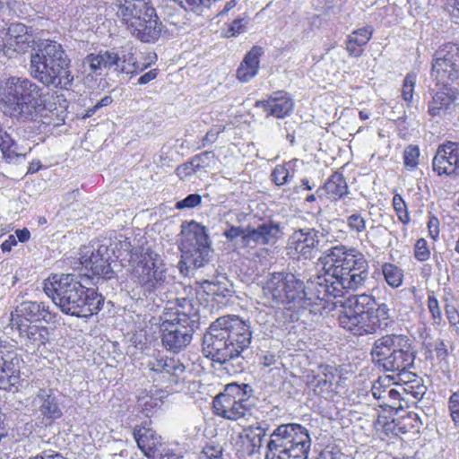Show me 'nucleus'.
<instances>
[{
  "label": "nucleus",
  "mask_w": 459,
  "mask_h": 459,
  "mask_svg": "<svg viewBox=\"0 0 459 459\" xmlns=\"http://www.w3.org/2000/svg\"><path fill=\"white\" fill-rule=\"evenodd\" d=\"M322 272L313 283L316 299L330 305V298L342 297L345 290H355L368 278V263L354 247L337 245L320 257Z\"/></svg>",
  "instance_id": "f257e3e1"
},
{
  "label": "nucleus",
  "mask_w": 459,
  "mask_h": 459,
  "mask_svg": "<svg viewBox=\"0 0 459 459\" xmlns=\"http://www.w3.org/2000/svg\"><path fill=\"white\" fill-rule=\"evenodd\" d=\"M252 339L250 325L237 316H226L214 321L203 338V351L213 361L224 365L230 374L243 370L241 353Z\"/></svg>",
  "instance_id": "f03ea898"
},
{
  "label": "nucleus",
  "mask_w": 459,
  "mask_h": 459,
  "mask_svg": "<svg viewBox=\"0 0 459 459\" xmlns=\"http://www.w3.org/2000/svg\"><path fill=\"white\" fill-rule=\"evenodd\" d=\"M44 291L60 310L86 317L98 313L103 298L96 290L85 288L74 274H54L44 282Z\"/></svg>",
  "instance_id": "7ed1b4c3"
},
{
  "label": "nucleus",
  "mask_w": 459,
  "mask_h": 459,
  "mask_svg": "<svg viewBox=\"0 0 459 459\" xmlns=\"http://www.w3.org/2000/svg\"><path fill=\"white\" fill-rule=\"evenodd\" d=\"M71 60L56 41L40 40L32 48L28 72L46 87L68 89L74 82Z\"/></svg>",
  "instance_id": "20e7f679"
},
{
  "label": "nucleus",
  "mask_w": 459,
  "mask_h": 459,
  "mask_svg": "<svg viewBox=\"0 0 459 459\" xmlns=\"http://www.w3.org/2000/svg\"><path fill=\"white\" fill-rule=\"evenodd\" d=\"M4 115L20 122L36 121L46 109L43 89L29 78H8L0 92Z\"/></svg>",
  "instance_id": "39448f33"
},
{
  "label": "nucleus",
  "mask_w": 459,
  "mask_h": 459,
  "mask_svg": "<svg viewBox=\"0 0 459 459\" xmlns=\"http://www.w3.org/2000/svg\"><path fill=\"white\" fill-rule=\"evenodd\" d=\"M312 281L305 290L304 283L290 273H271L262 287L261 299L265 306L274 307L285 304L287 309L299 312L310 307L326 308L325 302L316 299Z\"/></svg>",
  "instance_id": "423d86ee"
},
{
  "label": "nucleus",
  "mask_w": 459,
  "mask_h": 459,
  "mask_svg": "<svg viewBox=\"0 0 459 459\" xmlns=\"http://www.w3.org/2000/svg\"><path fill=\"white\" fill-rule=\"evenodd\" d=\"M374 305L376 299L371 295L360 294L349 299L338 316L340 326L359 336L385 329L389 324L390 309L385 303L377 308Z\"/></svg>",
  "instance_id": "0eeeda50"
},
{
  "label": "nucleus",
  "mask_w": 459,
  "mask_h": 459,
  "mask_svg": "<svg viewBox=\"0 0 459 459\" xmlns=\"http://www.w3.org/2000/svg\"><path fill=\"white\" fill-rule=\"evenodd\" d=\"M370 354L385 370L397 373L405 385L416 377L409 371L414 366L416 352L408 336L385 334L374 342Z\"/></svg>",
  "instance_id": "6e6552de"
},
{
  "label": "nucleus",
  "mask_w": 459,
  "mask_h": 459,
  "mask_svg": "<svg viewBox=\"0 0 459 459\" xmlns=\"http://www.w3.org/2000/svg\"><path fill=\"white\" fill-rule=\"evenodd\" d=\"M115 6L117 16L136 39L153 42L160 38L161 22L150 0H118Z\"/></svg>",
  "instance_id": "1a4fd4ad"
},
{
  "label": "nucleus",
  "mask_w": 459,
  "mask_h": 459,
  "mask_svg": "<svg viewBox=\"0 0 459 459\" xmlns=\"http://www.w3.org/2000/svg\"><path fill=\"white\" fill-rule=\"evenodd\" d=\"M175 311L165 312L160 330L164 347L174 352L186 348L192 340L194 325L198 322V308L190 299H178Z\"/></svg>",
  "instance_id": "9d476101"
},
{
  "label": "nucleus",
  "mask_w": 459,
  "mask_h": 459,
  "mask_svg": "<svg viewBox=\"0 0 459 459\" xmlns=\"http://www.w3.org/2000/svg\"><path fill=\"white\" fill-rule=\"evenodd\" d=\"M310 445L305 428L299 424L281 425L271 435L265 459H307Z\"/></svg>",
  "instance_id": "9b49d317"
},
{
  "label": "nucleus",
  "mask_w": 459,
  "mask_h": 459,
  "mask_svg": "<svg viewBox=\"0 0 459 459\" xmlns=\"http://www.w3.org/2000/svg\"><path fill=\"white\" fill-rule=\"evenodd\" d=\"M181 235V271L183 266L186 269L204 266L210 261L212 252L205 227L192 221L182 226Z\"/></svg>",
  "instance_id": "f8f14e48"
},
{
  "label": "nucleus",
  "mask_w": 459,
  "mask_h": 459,
  "mask_svg": "<svg viewBox=\"0 0 459 459\" xmlns=\"http://www.w3.org/2000/svg\"><path fill=\"white\" fill-rule=\"evenodd\" d=\"M133 281L141 285L145 292H152L167 283V267L158 254L146 251L133 254L129 260Z\"/></svg>",
  "instance_id": "ddd939ff"
},
{
  "label": "nucleus",
  "mask_w": 459,
  "mask_h": 459,
  "mask_svg": "<svg viewBox=\"0 0 459 459\" xmlns=\"http://www.w3.org/2000/svg\"><path fill=\"white\" fill-rule=\"evenodd\" d=\"M252 388L247 384L231 383L215 396L213 408L217 415L227 420H237L245 417L251 410Z\"/></svg>",
  "instance_id": "4468645a"
},
{
  "label": "nucleus",
  "mask_w": 459,
  "mask_h": 459,
  "mask_svg": "<svg viewBox=\"0 0 459 459\" xmlns=\"http://www.w3.org/2000/svg\"><path fill=\"white\" fill-rule=\"evenodd\" d=\"M430 74L438 86L459 84V45L447 43L435 52Z\"/></svg>",
  "instance_id": "2eb2a0df"
},
{
  "label": "nucleus",
  "mask_w": 459,
  "mask_h": 459,
  "mask_svg": "<svg viewBox=\"0 0 459 459\" xmlns=\"http://www.w3.org/2000/svg\"><path fill=\"white\" fill-rule=\"evenodd\" d=\"M143 365L147 377L158 384L178 385L186 378V366L176 358L153 354Z\"/></svg>",
  "instance_id": "dca6fc26"
},
{
  "label": "nucleus",
  "mask_w": 459,
  "mask_h": 459,
  "mask_svg": "<svg viewBox=\"0 0 459 459\" xmlns=\"http://www.w3.org/2000/svg\"><path fill=\"white\" fill-rule=\"evenodd\" d=\"M0 39V51L9 58L25 54L35 42L32 30L20 22L11 23Z\"/></svg>",
  "instance_id": "f3484780"
},
{
  "label": "nucleus",
  "mask_w": 459,
  "mask_h": 459,
  "mask_svg": "<svg viewBox=\"0 0 459 459\" xmlns=\"http://www.w3.org/2000/svg\"><path fill=\"white\" fill-rule=\"evenodd\" d=\"M319 250V231L313 228L295 230L288 238L286 254L296 260H310Z\"/></svg>",
  "instance_id": "a211bd4d"
},
{
  "label": "nucleus",
  "mask_w": 459,
  "mask_h": 459,
  "mask_svg": "<svg viewBox=\"0 0 459 459\" xmlns=\"http://www.w3.org/2000/svg\"><path fill=\"white\" fill-rule=\"evenodd\" d=\"M391 378L389 376L380 377L372 385L371 392L373 396L382 401L381 407H388L390 409H397L402 407L401 401L402 392L411 393L415 398L421 397L424 394V386H417V390L412 391L409 388L412 386L400 385L399 389L391 386Z\"/></svg>",
  "instance_id": "6ab92c4d"
},
{
  "label": "nucleus",
  "mask_w": 459,
  "mask_h": 459,
  "mask_svg": "<svg viewBox=\"0 0 459 459\" xmlns=\"http://www.w3.org/2000/svg\"><path fill=\"white\" fill-rule=\"evenodd\" d=\"M110 258L108 241H105V243L98 241L91 247H84L82 250L80 260L85 269L91 271L94 275L111 279L114 272L110 266Z\"/></svg>",
  "instance_id": "aec40b11"
},
{
  "label": "nucleus",
  "mask_w": 459,
  "mask_h": 459,
  "mask_svg": "<svg viewBox=\"0 0 459 459\" xmlns=\"http://www.w3.org/2000/svg\"><path fill=\"white\" fill-rule=\"evenodd\" d=\"M432 168L438 176H459V142L447 141L438 145L432 160Z\"/></svg>",
  "instance_id": "412c9836"
},
{
  "label": "nucleus",
  "mask_w": 459,
  "mask_h": 459,
  "mask_svg": "<svg viewBox=\"0 0 459 459\" xmlns=\"http://www.w3.org/2000/svg\"><path fill=\"white\" fill-rule=\"evenodd\" d=\"M22 359L13 347L0 341V385H15L20 378Z\"/></svg>",
  "instance_id": "4be33fe9"
},
{
  "label": "nucleus",
  "mask_w": 459,
  "mask_h": 459,
  "mask_svg": "<svg viewBox=\"0 0 459 459\" xmlns=\"http://www.w3.org/2000/svg\"><path fill=\"white\" fill-rule=\"evenodd\" d=\"M281 234V230L278 222H264L255 229H247V233L241 239V246L254 248L257 245H273L279 239Z\"/></svg>",
  "instance_id": "5701e85b"
},
{
  "label": "nucleus",
  "mask_w": 459,
  "mask_h": 459,
  "mask_svg": "<svg viewBox=\"0 0 459 459\" xmlns=\"http://www.w3.org/2000/svg\"><path fill=\"white\" fill-rule=\"evenodd\" d=\"M52 319L48 307L42 302L27 301L20 304L11 314V326L31 324L33 321L49 322Z\"/></svg>",
  "instance_id": "b1692460"
},
{
  "label": "nucleus",
  "mask_w": 459,
  "mask_h": 459,
  "mask_svg": "<svg viewBox=\"0 0 459 459\" xmlns=\"http://www.w3.org/2000/svg\"><path fill=\"white\" fill-rule=\"evenodd\" d=\"M255 107L262 108L268 116L284 118L293 111L294 101L289 93L277 91L266 100H257Z\"/></svg>",
  "instance_id": "393cba45"
},
{
  "label": "nucleus",
  "mask_w": 459,
  "mask_h": 459,
  "mask_svg": "<svg viewBox=\"0 0 459 459\" xmlns=\"http://www.w3.org/2000/svg\"><path fill=\"white\" fill-rule=\"evenodd\" d=\"M33 406L48 424L63 415L52 390L39 389L33 399Z\"/></svg>",
  "instance_id": "a878e982"
},
{
  "label": "nucleus",
  "mask_w": 459,
  "mask_h": 459,
  "mask_svg": "<svg viewBox=\"0 0 459 459\" xmlns=\"http://www.w3.org/2000/svg\"><path fill=\"white\" fill-rule=\"evenodd\" d=\"M12 328L18 331L21 343L27 351H34L48 340V331L46 327L31 324H19V325H12Z\"/></svg>",
  "instance_id": "bb28decb"
},
{
  "label": "nucleus",
  "mask_w": 459,
  "mask_h": 459,
  "mask_svg": "<svg viewBox=\"0 0 459 459\" xmlns=\"http://www.w3.org/2000/svg\"><path fill=\"white\" fill-rule=\"evenodd\" d=\"M133 434L139 449L149 459H154L157 457L155 455L161 452V447L164 445L161 442L160 437L152 429L144 427L135 428Z\"/></svg>",
  "instance_id": "cd10ccee"
},
{
  "label": "nucleus",
  "mask_w": 459,
  "mask_h": 459,
  "mask_svg": "<svg viewBox=\"0 0 459 459\" xmlns=\"http://www.w3.org/2000/svg\"><path fill=\"white\" fill-rule=\"evenodd\" d=\"M454 86L443 87L436 83L432 100L429 104V114L431 117L441 116L455 99Z\"/></svg>",
  "instance_id": "c85d7f7f"
},
{
  "label": "nucleus",
  "mask_w": 459,
  "mask_h": 459,
  "mask_svg": "<svg viewBox=\"0 0 459 459\" xmlns=\"http://www.w3.org/2000/svg\"><path fill=\"white\" fill-rule=\"evenodd\" d=\"M348 193V185L343 175L340 172H334L325 185L316 190V195L320 198L325 196L330 200L341 199Z\"/></svg>",
  "instance_id": "c756f323"
},
{
  "label": "nucleus",
  "mask_w": 459,
  "mask_h": 459,
  "mask_svg": "<svg viewBox=\"0 0 459 459\" xmlns=\"http://www.w3.org/2000/svg\"><path fill=\"white\" fill-rule=\"evenodd\" d=\"M263 54V49L260 47H253L247 52L240 63L237 70V78L242 82H247L254 78L259 69L260 56Z\"/></svg>",
  "instance_id": "7c9ffc66"
},
{
  "label": "nucleus",
  "mask_w": 459,
  "mask_h": 459,
  "mask_svg": "<svg viewBox=\"0 0 459 459\" xmlns=\"http://www.w3.org/2000/svg\"><path fill=\"white\" fill-rule=\"evenodd\" d=\"M107 64V69L113 70L118 73H131L127 71L125 65L126 62V51L123 48L102 51Z\"/></svg>",
  "instance_id": "2f4dec72"
},
{
  "label": "nucleus",
  "mask_w": 459,
  "mask_h": 459,
  "mask_svg": "<svg viewBox=\"0 0 459 459\" xmlns=\"http://www.w3.org/2000/svg\"><path fill=\"white\" fill-rule=\"evenodd\" d=\"M0 150L4 157L8 161H13L19 157H24L26 153L20 152L18 145L11 135L2 128H0Z\"/></svg>",
  "instance_id": "473e14b6"
},
{
  "label": "nucleus",
  "mask_w": 459,
  "mask_h": 459,
  "mask_svg": "<svg viewBox=\"0 0 459 459\" xmlns=\"http://www.w3.org/2000/svg\"><path fill=\"white\" fill-rule=\"evenodd\" d=\"M382 273L386 282L394 287H399L403 282V272L394 264L385 263L382 266Z\"/></svg>",
  "instance_id": "72a5a7b5"
},
{
  "label": "nucleus",
  "mask_w": 459,
  "mask_h": 459,
  "mask_svg": "<svg viewBox=\"0 0 459 459\" xmlns=\"http://www.w3.org/2000/svg\"><path fill=\"white\" fill-rule=\"evenodd\" d=\"M346 224L350 232L359 236L367 230L366 218L359 212H354L346 218Z\"/></svg>",
  "instance_id": "f704fd0d"
},
{
  "label": "nucleus",
  "mask_w": 459,
  "mask_h": 459,
  "mask_svg": "<svg viewBox=\"0 0 459 459\" xmlns=\"http://www.w3.org/2000/svg\"><path fill=\"white\" fill-rule=\"evenodd\" d=\"M373 29L370 26L363 27L352 31L348 39L357 44V46H365L371 39Z\"/></svg>",
  "instance_id": "c9c22d12"
},
{
  "label": "nucleus",
  "mask_w": 459,
  "mask_h": 459,
  "mask_svg": "<svg viewBox=\"0 0 459 459\" xmlns=\"http://www.w3.org/2000/svg\"><path fill=\"white\" fill-rule=\"evenodd\" d=\"M417 82V76L414 73H409L403 80L402 97L406 102H411L413 99L414 88Z\"/></svg>",
  "instance_id": "e433bc0d"
},
{
  "label": "nucleus",
  "mask_w": 459,
  "mask_h": 459,
  "mask_svg": "<svg viewBox=\"0 0 459 459\" xmlns=\"http://www.w3.org/2000/svg\"><path fill=\"white\" fill-rule=\"evenodd\" d=\"M393 206L401 222L407 224L410 221V216L406 204L400 195H394L393 197Z\"/></svg>",
  "instance_id": "4c0bfd02"
},
{
  "label": "nucleus",
  "mask_w": 459,
  "mask_h": 459,
  "mask_svg": "<svg viewBox=\"0 0 459 459\" xmlns=\"http://www.w3.org/2000/svg\"><path fill=\"white\" fill-rule=\"evenodd\" d=\"M161 401L159 397L149 395L148 394L140 395L138 398V406L148 415L154 408L159 407Z\"/></svg>",
  "instance_id": "58836bf2"
},
{
  "label": "nucleus",
  "mask_w": 459,
  "mask_h": 459,
  "mask_svg": "<svg viewBox=\"0 0 459 459\" xmlns=\"http://www.w3.org/2000/svg\"><path fill=\"white\" fill-rule=\"evenodd\" d=\"M197 170L211 167L215 162V154L212 152H204L192 158Z\"/></svg>",
  "instance_id": "ea45409f"
},
{
  "label": "nucleus",
  "mask_w": 459,
  "mask_h": 459,
  "mask_svg": "<svg viewBox=\"0 0 459 459\" xmlns=\"http://www.w3.org/2000/svg\"><path fill=\"white\" fill-rule=\"evenodd\" d=\"M271 177L277 186H283L292 178V174H290L285 165H277L273 170Z\"/></svg>",
  "instance_id": "a19ab883"
},
{
  "label": "nucleus",
  "mask_w": 459,
  "mask_h": 459,
  "mask_svg": "<svg viewBox=\"0 0 459 459\" xmlns=\"http://www.w3.org/2000/svg\"><path fill=\"white\" fill-rule=\"evenodd\" d=\"M186 11L199 12L203 7H207L212 2L217 0H175Z\"/></svg>",
  "instance_id": "79ce46f5"
},
{
  "label": "nucleus",
  "mask_w": 459,
  "mask_h": 459,
  "mask_svg": "<svg viewBox=\"0 0 459 459\" xmlns=\"http://www.w3.org/2000/svg\"><path fill=\"white\" fill-rule=\"evenodd\" d=\"M420 150L417 146L410 145L403 152V161L406 168L414 169L418 165Z\"/></svg>",
  "instance_id": "37998d69"
},
{
  "label": "nucleus",
  "mask_w": 459,
  "mask_h": 459,
  "mask_svg": "<svg viewBox=\"0 0 459 459\" xmlns=\"http://www.w3.org/2000/svg\"><path fill=\"white\" fill-rule=\"evenodd\" d=\"M86 62L89 64L90 69L93 73L99 70L107 69V64L102 51L98 54H91L86 57Z\"/></svg>",
  "instance_id": "c03bdc74"
},
{
  "label": "nucleus",
  "mask_w": 459,
  "mask_h": 459,
  "mask_svg": "<svg viewBox=\"0 0 459 459\" xmlns=\"http://www.w3.org/2000/svg\"><path fill=\"white\" fill-rule=\"evenodd\" d=\"M264 435V430L261 428H249L246 430V437L250 441L253 446L252 452H254L255 447H260L262 446Z\"/></svg>",
  "instance_id": "a18cd8bd"
},
{
  "label": "nucleus",
  "mask_w": 459,
  "mask_h": 459,
  "mask_svg": "<svg viewBox=\"0 0 459 459\" xmlns=\"http://www.w3.org/2000/svg\"><path fill=\"white\" fill-rule=\"evenodd\" d=\"M428 308L435 324H440L442 321V312L439 303L434 294L428 297Z\"/></svg>",
  "instance_id": "49530a36"
},
{
  "label": "nucleus",
  "mask_w": 459,
  "mask_h": 459,
  "mask_svg": "<svg viewBox=\"0 0 459 459\" xmlns=\"http://www.w3.org/2000/svg\"><path fill=\"white\" fill-rule=\"evenodd\" d=\"M446 316L453 331L459 335V313L456 308L449 304L445 306Z\"/></svg>",
  "instance_id": "de8ad7c7"
},
{
  "label": "nucleus",
  "mask_w": 459,
  "mask_h": 459,
  "mask_svg": "<svg viewBox=\"0 0 459 459\" xmlns=\"http://www.w3.org/2000/svg\"><path fill=\"white\" fill-rule=\"evenodd\" d=\"M222 451L221 446H206L203 449L199 459H223Z\"/></svg>",
  "instance_id": "09e8293b"
},
{
  "label": "nucleus",
  "mask_w": 459,
  "mask_h": 459,
  "mask_svg": "<svg viewBox=\"0 0 459 459\" xmlns=\"http://www.w3.org/2000/svg\"><path fill=\"white\" fill-rule=\"evenodd\" d=\"M202 197L197 194H191L185 199L178 201L176 204L177 209L194 208L201 204Z\"/></svg>",
  "instance_id": "8fccbe9b"
},
{
  "label": "nucleus",
  "mask_w": 459,
  "mask_h": 459,
  "mask_svg": "<svg viewBox=\"0 0 459 459\" xmlns=\"http://www.w3.org/2000/svg\"><path fill=\"white\" fill-rule=\"evenodd\" d=\"M414 255L419 261H426L429 259V250L427 247V242L425 239L420 238L417 240L415 244Z\"/></svg>",
  "instance_id": "3c124183"
},
{
  "label": "nucleus",
  "mask_w": 459,
  "mask_h": 459,
  "mask_svg": "<svg viewBox=\"0 0 459 459\" xmlns=\"http://www.w3.org/2000/svg\"><path fill=\"white\" fill-rule=\"evenodd\" d=\"M194 165L195 163L192 160L188 162L179 165L176 169L177 175L181 179L186 178L187 177L193 175L197 171V169L194 167Z\"/></svg>",
  "instance_id": "603ef678"
},
{
  "label": "nucleus",
  "mask_w": 459,
  "mask_h": 459,
  "mask_svg": "<svg viewBox=\"0 0 459 459\" xmlns=\"http://www.w3.org/2000/svg\"><path fill=\"white\" fill-rule=\"evenodd\" d=\"M445 10L450 14V16L455 21L459 22V0H445L444 2Z\"/></svg>",
  "instance_id": "864d4df0"
},
{
  "label": "nucleus",
  "mask_w": 459,
  "mask_h": 459,
  "mask_svg": "<svg viewBox=\"0 0 459 459\" xmlns=\"http://www.w3.org/2000/svg\"><path fill=\"white\" fill-rule=\"evenodd\" d=\"M224 129L225 126L210 129L202 139V147H204L208 143H214L218 139L220 134L224 131Z\"/></svg>",
  "instance_id": "5fc2aeb1"
},
{
  "label": "nucleus",
  "mask_w": 459,
  "mask_h": 459,
  "mask_svg": "<svg viewBox=\"0 0 459 459\" xmlns=\"http://www.w3.org/2000/svg\"><path fill=\"white\" fill-rule=\"evenodd\" d=\"M247 233V229H242L240 227H230L228 230L224 232V236L229 240H233L234 238L240 237V240L242 239L243 236Z\"/></svg>",
  "instance_id": "6e6d98bb"
},
{
  "label": "nucleus",
  "mask_w": 459,
  "mask_h": 459,
  "mask_svg": "<svg viewBox=\"0 0 459 459\" xmlns=\"http://www.w3.org/2000/svg\"><path fill=\"white\" fill-rule=\"evenodd\" d=\"M346 50L347 52L350 54V56H361L362 52H363V48L361 46H357V44L351 42L350 39H347L346 40Z\"/></svg>",
  "instance_id": "4d7b16f0"
},
{
  "label": "nucleus",
  "mask_w": 459,
  "mask_h": 459,
  "mask_svg": "<svg viewBox=\"0 0 459 459\" xmlns=\"http://www.w3.org/2000/svg\"><path fill=\"white\" fill-rule=\"evenodd\" d=\"M247 24V22L245 21V19H236L232 22V23L230 24V31H231V35L232 36H235L237 34H239L243 31L245 26Z\"/></svg>",
  "instance_id": "13d9d810"
},
{
  "label": "nucleus",
  "mask_w": 459,
  "mask_h": 459,
  "mask_svg": "<svg viewBox=\"0 0 459 459\" xmlns=\"http://www.w3.org/2000/svg\"><path fill=\"white\" fill-rule=\"evenodd\" d=\"M332 385V382L327 379L326 375L324 376H318L317 377V384L315 385L316 391H318L319 393H322L325 389L330 388Z\"/></svg>",
  "instance_id": "bf43d9fd"
},
{
  "label": "nucleus",
  "mask_w": 459,
  "mask_h": 459,
  "mask_svg": "<svg viewBox=\"0 0 459 459\" xmlns=\"http://www.w3.org/2000/svg\"><path fill=\"white\" fill-rule=\"evenodd\" d=\"M341 455L339 451L325 449L315 459H340Z\"/></svg>",
  "instance_id": "052dcab7"
},
{
  "label": "nucleus",
  "mask_w": 459,
  "mask_h": 459,
  "mask_svg": "<svg viewBox=\"0 0 459 459\" xmlns=\"http://www.w3.org/2000/svg\"><path fill=\"white\" fill-rule=\"evenodd\" d=\"M17 245V239L14 235H9L8 238L4 240L1 245V249L3 252H10L13 246Z\"/></svg>",
  "instance_id": "680f3d73"
},
{
  "label": "nucleus",
  "mask_w": 459,
  "mask_h": 459,
  "mask_svg": "<svg viewBox=\"0 0 459 459\" xmlns=\"http://www.w3.org/2000/svg\"><path fill=\"white\" fill-rule=\"evenodd\" d=\"M157 74H158V73H157L156 69H152V70L145 73L138 79V84H146V83L150 82L151 81L154 80L157 77Z\"/></svg>",
  "instance_id": "e2e57ef3"
},
{
  "label": "nucleus",
  "mask_w": 459,
  "mask_h": 459,
  "mask_svg": "<svg viewBox=\"0 0 459 459\" xmlns=\"http://www.w3.org/2000/svg\"><path fill=\"white\" fill-rule=\"evenodd\" d=\"M429 234L433 238L438 236L439 230H438V220L436 218H432L429 221Z\"/></svg>",
  "instance_id": "0e129e2a"
},
{
  "label": "nucleus",
  "mask_w": 459,
  "mask_h": 459,
  "mask_svg": "<svg viewBox=\"0 0 459 459\" xmlns=\"http://www.w3.org/2000/svg\"><path fill=\"white\" fill-rule=\"evenodd\" d=\"M14 236L16 237V238H18V240L20 242L23 243V242H26V241H28L30 239V233L28 229L23 228L22 230H17L15 231V235Z\"/></svg>",
  "instance_id": "69168bd1"
},
{
  "label": "nucleus",
  "mask_w": 459,
  "mask_h": 459,
  "mask_svg": "<svg viewBox=\"0 0 459 459\" xmlns=\"http://www.w3.org/2000/svg\"><path fill=\"white\" fill-rule=\"evenodd\" d=\"M437 357H445L446 355V348L443 341H437L434 348Z\"/></svg>",
  "instance_id": "338daca9"
},
{
  "label": "nucleus",
  "mask_w": 459,
  "mask_h": 459,
  "mask_svg": "<svg viewBox=\"0 0 459 459\" xmlns=\"http://www.w3.org/2000/svg\"><path fill=\"white\" fill-rule=\"evenodd\" d=\"M31 459H65L63 455L59 454H47L43 453L42 455H37Z\"/></svg>",
  "instance_id": "774afa93"
}]
</instances>
